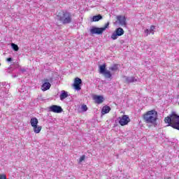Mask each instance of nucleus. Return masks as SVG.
Listing matches in <instances>:
<instances>
[{
  "label": "nucleus",
  "mask_w": 179,
  "mask_h": 179,
  "mask_svg": "<svg viewBox=\"0 0 179 179\" xmlns=\"http://www.w3.org/2000/svg\"><path fill=\"white\" fill-rule=\"evenodd\" d=\"M51 87V83H50V80L48 78L43 79V83L41 85V90L43 92H46V90H49V89Z\"/></svg>",
  "instance_id": "nucleus-9"
},
{
  "label": "nucleus",
  "mask_w": 179,
  "mask_h": 179,
  "mask_svg": "<svg viewBox=\"0 0 179 179\" xmlns=\"http://www.w3.org/2000/svg\"><path fill=\"white\" fill-rule=\"evenodd\" d=\"M117 20L121 26H127V18L124 16H117Z\"/></svg>",
  "instance_id": "nucleus-12"
},
{
  "label": "nucleus",
  "mask_w": 179,
  "mask_h": 179,
  "mask_svg": "<svg viewBox=\"0 0 179 179\" xmlns=\"http://www.w3.org/2000/svg\"><path fill=\"white\" fill-rule=\"evenodd\" d=\"M143 120L145 124H150L156 127L158 120L157 111L155 110L147 111L143 115Z\"/></svg>",
  "instance_id": "nucleus-1"
},
{
  "label": "nucleus",
  "mask_w": 179,
  "mask_h": 179,
  "mask_svg": "<svg viewBox=\"0 0 179 179\" xmlns=\"http://www.w3.org/2000/svg\"><path fill=\"white\" fill-rule=\"evenodd\" d=\"M82 85V79L79 78H76L74 79V83L73 84V87L76 90H81L82 87H80V85Z\"/></svg>",
  "instance_id": "nucleus-8"
},
{
  "label": "nucleus",
  "mask_w": 179,
  "mask_h": 179,
  "mask_svg": "<svg viewBox=\"0 0 179 179\" xmlns=\"http://www.w3.org/2000/svg\"><path fill=\"white\" fill-rule=\"evenodd\" d=\"M165 124H168V127H171L174 129L179 131V115L176 113H172L169 116L164 118Z\"/></svg>",
  "instance_id": "nucleus-3"
},
{
  "label": "nucleus",
  "mask_w": 179,
  "mask_h": 179,
  "mask_svg": "<svg viewBox=\"0 0 179 179\" xmlns=\"http://www.w3.org/2000/svg\"><path fill=\"white\" fill-rule=\"evenodd\" d=\"M57 20L62 24L72 23V13L66 10H61L57 15Z\"/></svg>",
  "instance_id": "nucleus-2"
},
{
  "label": "nucleus",
  "mask_w": 179,
  "mask_h": 179,
  "mask_svg": "<svg viewBox=\"0 0 179 179\" xmlns=\"http://www.w3.org/2000/svg\"><path fill=\"white\" fill-rule=\"evenodd\" d=\"M124 33V29L119 27L115 29L113 34H112L110 38H112V40H117L118 37L123 36Z\"/></svg>",
  "instance_id": "nucleus-6"
},
{
  "label": "nucleus",
  "mask_w": 179,
  "mask_h": 179,
  "mask_svg": "<svg viewBox=\"0 0 179 179\" xmlns=\"http://www.w3.org/2000/svg\"><path fill=\"white\" fill-rule=\"evenodd\" d=\"M120 68L119 64H113L112 67L110 68V71H118V69Z\"/></svg>",
  "instance_id": "nucleus-19"
},
{
  "label": "nucleus",
  "mask_w": 179,
  "mask_h": 179,
  "mask_svg": "<svg viewBox=\"0 0 179 179\" xmlns=\"http://www.w3.org/2000/svg\"><path fill=\"white\" fill-rule=\"evenodd\" d=\"M129 122H131V119L128 115H123L121 117H119V124L121 127L128 125Z\"/></svg>",
  "instance_id": "nucleus-7"
},
{
  "label": "nucleus",
  "mask_w": 179,
  "mask_h": 179,
  "mask_svg": "<svg viewBox=\"0 0 179 179\" xmlns=\"http://www.w3.org/2000/svg\"><path fill=\"white\" fill-rule=\"evenodd\" d=\"M68 97V92L65 90L62 91V94H60V100H65Z\"/></svg>",
  "instance_id": "nucleus-17"
},
{
  "label": "nucleus",
  "mask_w": 179,
  "mask_h": 179,
  "mask_svg": "<svg viewBox=\"0 0 179 179\" xmlns=\"http://www.w3.org/2000/svg\"><path fill=\"white\" fill-rule=\"evenodd\" d=\"M12 61V58L11 57H8L6 59V62H10Z\"/></svg>",
  "instance_id": "nucleus-26"
},
{
  "label": "nucleus",
  "mask_w": 179,
  "mask_h": 179,
  "mask_svg": "<svg viewBox=\"0 0 179 179\" xmlns=\"http://www.w3.org/2000/svg\"><path fill=\"white\" fill-rule=\"evenodd\" d=\"M138 80H136V78H135L134 76H131V77H126L125 78V83H134V82H137Z\"/></svg>",
  "instance_id": "nucleus-14"
},
{
  "label": "nucleus",
  "mask_w": 179,
  "mask_h": 179,
  "mask_svg": "<svg viewBox=\"0 0 179 179\" xmlns=\"http://www.w3.org/2000/svg\"><path fill=\"white\" fill-rule=\"evenodd\" d=\"M0 179H6V175L0 174Z\"/></svg>",
  "instance_id": "nucleus-24"
},
{
  "label": "nucleus",
  "mask_w": 179,
  "mask_h": 179,
  "mask_svg": "<svg viewBox=\"0 0 179 179\" xmlns=\"http://www.w3.org/2000/svg\"><path fill=\"white\" fill-rule=\"evenodd\" d=\"M32 128L35 134H40V132L41 131V129H43L41 126H38V124L36 126H34Z\"/></svg>",
  "instance_id": "nucleus-16"
},
{
  "label": "nucleus",
  "mask_w": 179,
  "mask_h": 179,
  "mask_svg": "<svg viewBox=\"0 0 179 179\" xmlns=\"http://www.w3.org/2000/svg\"><path fill=\"white\" fill-rule=\"evenodd\" d=\"M30 124L32 127H36L38 125V120L36 117H32L31 118Z\"/></svg>",
  "instance_id": "nucleus-15"
},
{
  "label": "nucleus",
  "mask_w": 179,
  "mask_h": 179,
  "mask_svg": "<svg viewBox=\"0 0 179 179\" xmlns=\"http://www.w3.org/2000/svg\"><path fill=\"white\" fill-rule=\"evenodd\" d=\"M110 26V22H107L105 24L103 27H93L90 29V33L92 34H103V31H106V29H108V27Z\"/></svg>",
  "instance_id": "nucleus-5"
},
{
  "label": "nucleus",
  "mask_w": 179,
  "mask_h": 179,
  "mask_svg": "<svg viewBox=\"0 0 179 179\" xmlns=\"http://www.w3.org/2000/svg\"><path fill=\"white\" fill-rule=\"evenodd\" d=\"M103 19V16L101 15H94L92 17V22H99V20H101Z\"/></svg>",
  "instance_id": "nucleus-18"
},
{
  "label": "nucleus",
  "mask_w": 179,
  "mask_h": 179,
  "mask_svg": "<svg viewBox=\"0 0 179 179\" xmlns=\"http://www.w3.org/2000/svg\"><path fill=\"white\" fill-rule=\"evenodd\" d=\"M155 29H156V27H155V25H152L150 27V33H151V34H155Z\"/></svg>",
  "instance_id": "nucleus-21"
},
{
  "label": "nucleus",
  "mask_w": 179,
  "mask_h": 179,
  "mask_svg": "<svg viewBox=\"0 0 179 179\" xmlns=\"http://www.w3.org/2000/svg\"><path fill=\"white\" fill-rule=\"evenodd\" d=\"M0 66H1V63H0Z\"/></svg>",
  "instance_id": "nucleus-28"
},
{
  "label": "nucleus",
  "mask_w": 179,
  "mask_h": 179,
  "mask_svg": "<svg viewBox=\"0 0 179 179\" xmlns=\"http://www.w3.org/2000/svg\"><path fill=\"white\" fill-rule=\"evenodd\" d=\"M49 111L51 113H55L56 114H59L62 111V108L57 105H52L49 107Z\"/></svg>",
  "instance_id": "nucleus-10"
},
{
  "label": "nucleus",
  "mask_w": 179,
  "mask_h": 179,
  "mask_svg": "<svg viewBox=\"0 0 179 179\" xmlns=\"http://www.w3.org/2000/svg\"><path fill=\"white\" fill-rule=\"evenodd\" d=\"M167 179H171V177H169V178H167Z\"/></svg>",
  "instance_id": "nucleus-27"
},
{
  "label": "nucleus",
  "mask_w": 179,
  "mask_h": 179,
  "mask_svg": "<svg viewBox=\"0 0 179 179\" xmlns=\"http://www.w3.org/2000/svg\"><path fill=\"white\" fill-rule=\"evenodd\" d=\"M149 29H145V34H146V36H149V34H150V33H149Z\"/></svg>",
  "instance_id": "nucleus-25"
},
{
  "label": "nucleus",
  "mask_w": 179,
  "mask_h": 179,
  "mask_svg": "<svg viewBox=\"0 0 179 179\" xmlns=\"http://www.w3.org/2000/svg\"><path fill=\"white\" fill-rule=\"evenodd\" d=\"M85 159H86V155H82L78 161V163H82V162L85 161Z\"/></svg>",
  "instance_id": "nucleus-22"
},
{
  "label": "nucleus",
  "mask_w": 179,
  "mask_h": 179,
  "mask_svg": "<svg viewBox=\"0 0 179 179\" xmlns=\"http://www.w3.org/2000/svg\"><path fill=\"white\" fill-rule=\"evenodd\" d=\"M107 66L106 64L99 66V73L103 75L104 78L106 79H112L113 75L111 74V71L107 70Z\"/></svg>",
  "instance_id": "nucleus-4"
},
{
  "label": "nucleus",
  "mask_w": 179,
  "mask_h": 179,
  "mask_svg": "<svg viewBox=\"0 0 179 179\" xmlns=\"http://www.w3.org/2000/svg\"><path fill=\"white\" fill-rule=\"evenodd\" d=\"M11 47L14 51H19V46L15 43H11Z\"/></svg>",
  "instance_id": "nucleus-20"
},
{
  "label": "nucleus",
  "mask_w": 179,
  "mask_h": 179,
  "mask_svg": "<svg viewBox=\"0 0 179 179\" xmlns=\"http://www.w3.org/2000/svg\"><path fill=\"white\" fill-rule=\"evenodd\" d=\"M93 99L96 103V104H101L103 101H104V97L100 95H94Z\"/></svg>",
  "instance_id": "nucleus-11"
},
{
  "label": "nucleus",
  "mask_w": 179,
  "mask_h": 179,
  "mask_svg": "<svg viewBox=\"0 0 179 179\" xmlns=\"http://www.w3.org/2000/svg\"><path fill=\"white\" fill-rule=\"evenodd\" d=\"M110 111H111V108L110 106L106 105L102 108L101 114L103 115H104V114H108V113H110Z\"/></svg>",
  "instance_id": "nucleus-13"
},
{
  "label": "nucleus",
  "mask_w": 179,
  "mask_h": 179,
  "mask_svg": "<svg viewBox=\"0 0 179 179\" xmlns=\"http://www.w3.org/2000/svg\"><path fill=\"white\" fill-rule=\"evenodd\" d=\"M81 109L83 110V111L85 112L87 111V106L83 104L81 106Z\"/></svg>",
  "instance_id": "nucleus-23"
}]
</instances>
